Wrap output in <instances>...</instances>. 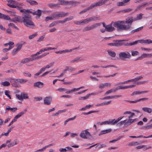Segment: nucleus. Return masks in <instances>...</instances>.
I'll return each mask as SVG.
<instances>
[{"label": "nucleus", "mask_w": 152, "mask_h": 152, "mask_svg": "<svg viewBox=\"0 0 152 152\" xmlns=\"http://www.w3.org/2000/svg\"><path fill=\"white\" fill-rule=\"evenodd\" d=\"M143 15V14L142 13H140L139 15H137V17L136 18L134 19V20H140L142 19V15Z\"/></svg>", "instance_id": "nucleus-41"}, {"label": "nucleus", "mask_w": 152, "mask_h": 152, "mask_svg": "<svg viewBox=\"0 0 152 152\" xmlns=\"http://www.w3.org/2000/svg\"><path fill=\"white\" fill-rule=\"evenodd\" d=\"M66 69L67 71L70 72L74 71L75 70V68L72 66H67L66 67Z\"/></svg>", "instance_id": "nucleus-40"}, {"label": "nucleus", "mask_w": 152, "mask_h": 152, "mask_svg": "<svg viewBox=\"0 0 152 152\" xmlns=\"http://www.w3.org/2000/svg\"><path fill=\"white\" fill-rule=\"evenodd\" d=\"M98 111H90L88 113H86V112H83L82 113V114H83L84 115H88L89 114H90L92 113H96L98 112Z\"/></svg>", "instance_id": "nucleus-47"}, {"label": "nucleus", "mask_w": 152, "mask_h": 152, "mask_svg": "<svg viewBox=\"0 0 152 152\" xmlns=\"http://www.w3.org/2000/svg\"><path fill=\"white\" fill-rule=\"evenodd\" d=\"M1 84L4 86H9L10 85V82L7 81L2 82Z\"/></svg>", "instance_id": "nucleus-38"}, {"label": "nucleus", "mask_w": 152, "mask_h": 152, "mask_svg": "<svg viewBox=\"0 0 152 152\" xmlns=\"http://www.w3.org/2000/svg\"><path fill=\"white\" fill-rule=\"evenodd\" d=\"M126 86H119L117 87L115 89L116 90V91L118 89H126Z\"/></svg>", "instance_id": "nucleus-57"}, {"label": "nucleus", "mask_w": 152, "mask_h": 152, "mask_svg": "<svg viewBox=\"0 0 152 152\" xmlns=\"http://www.w3.org/2000/svg\"><path fill=\"white\" fill-rule=\"evenodd\" d=\"M74 18L72 16L69 17L68 18H66L64 19L65 22H66L67 21L70 20H72Z\"/></svg>", "instance_id": "nucleus-62"}, {"label": "nucleus", "mask_w": 152, "mask_h": 152, "mask_svg": "<svg viewBox=\"0 0 152 152\" xmlns=\"http://www.w3.org/2000/svg\"><path fill=\"white\" fill-rule=\"evenodd\" d=\"M54 64V62H52L50 63L49 64L47 65L45 67L47 69H49L52 67Z\"/></svg>", "instance_id": "nucleus-55"}, {"label": "nucleus", "mask_w": 152, "mask_h": 152, "mask_svg": "<svg viewBox=\"0 0 152 152\" xmlns=\"http://www.w3.org/2000/svg\"><path fill=\"white\" fill-rule=\"evenodd\" d=\"M138 43V41L137 40L133 42L130 43H127L126 45V46H132L133 45H136Z\"/></svg>", "instance_id": "nucleus-43"}, {"label": "nucleus", "mask_w": 152, "mask_h": 152, "mask_svg": "<svg viewBox=\"0 0 152 152\" xmlns=\"http://www.w3.org/2000/svg\"><path fill=\"white\" fill-rule=\"evenodd\" d=\"M76 116H75L72 118H70L67 119V120L65 121L64 125H66L67 123L69 121L74 120L76 118Z\"/></svg>", "instance_id": "nucleus-30"}, {"label": "nucleus", "mask_w": 152, "mask_h": 152, "mask_svg": "<svg viewBox=\"0 0 152 152\" xmlns=\"http://www.w3.org/2000/svg\"><path fill=\"white\" fill-rule=\"evenodd\" d=\"M142 110L144 112L150 113L152 112V109L147 107H143L142 108Z\"/></svg>", "instance_id": "nucleus-25"}, {"label": "nucleus", "mask_w": 152, "mask_h": 152, "mask_svg": "<svg viewBox=\"0 0 152 152\" xmlns=\"http://www.w3.org/2000/svg\"><path fill=\"white\" fill-rule=\"evenodd\" d=\"M144 129H152V124L149 125H147L144 126Z\"/></svg>", "instance_id": "nucleus-64"}, {"label": "nucleus", "mask_w": 152, "mask_h": 152, "mask_svg": "<svg viewBox=\"0 0 152 152\" xmlns=\"http://www.w3.org/2000/svg\"><path fill=\"white\" fill-rule=\"evenodd\" d=\"M112 129H110L102 130L100 132L99 134V136H100L103 134L110 133Z\"/></svg>", "instance_id": "nucleus-21"}, {"label": "nucleus", "mask_w": 152, "mask_h": 152, "mask_svg": "<svg viewBox=\"0 0 152 152\" xmlns=\"http://www.w3.org/2000/svg\"><path fill=\"white\" fill-rule=\"evenodd\" d=\"M116 74L115 73L112 75H108V76H105L97 75V77H114L116 75Z\"/></svg>", "instance_id": "nucleus-46"}, {"label": "nucleus", "mask_w": 152, "mask_h": 152, "mask_svg": "<svg viewBox=\"0 0 152 152\" xmlns=\"http://www.w3.org/2000/svg\"><path fill=\"white\" fill-rule=\"evenodd\" d=\"M80 137L84 139H87L91 136L90 133L87 130H85L82 131L80 134Z\"/></svg>", "instance_id": "nucleus-7"}, {"label": "nucleus", "mask_w": 152, "mask_h": 152, "mask_svg": "<svg viewBox=\"0 0 152 152\" xmlns=\"http://www.w3.org/2000/svg\"><path fill=\"white\" fill-rule=\"evenodd\" d=\"M69 3L73 6H76L80 3L79 2L74 1H69Z\"/></svg>", "instance_id": "nucleus-33"}, {"label": "nucleus", "mask_w": 152, "mask_h": 152, "mask_svg": "<svg viewBox=\"0 0 152 152\" xmlns=\"http://www.w3.org/2000/svg\"><path fill=\"white\" fill-rule=\"evenodd\" d=\"M52 15L54 19H56L66 16L68 15V13L62 11H57L53 13Z\"/></svg>", "instance_id": "nucleus-4"}, {"label": "nucleus", "mask_w": 152, "mask_h": 152, "mask_svg": "<svg viewBox=\"0 0 152 152\" xmlns=\"http://www.w3.org/2000/svg\"><path fill=\"white\" fill-rule=\"evenodd\" d=\"M123 136H120L118 137L117 139L115 140H111L109 142L110 143H114L117 141L120 140L121 138L123 137Z\"/></svg>", "instance_id": "nucleus-50"}, {"label": "nucleus", "mask_w": 152, "mask_h": 152, "mask_svg": "<svg viewBox=\"0 0 152 152\" xmlns=\"http://www.w3.org/2000/svg\"><path fill=\"white\" fill-rule=\"evenodd\" d=\"M15 18L16 22L21 21L22 20V19L20 16L16 17Z\"/></svg>", "instance_id": "nucleus-52"}, {"label": "nucleus", "mask_w": 152, "mask_h": 152, "mask_svg": "<svg viewBox=\"0 0 152 152\" xmlns=\"http://www.w3.org/2000/svg\"><path fill=\"white\" fill-rule=\"evenodd\" d=\"M10 92L9 91H6L5 92V95L7 96L10 99H11V96L10 95Z\"/></svg>", "instance_id": "nucleus-54"}, {"label": "nucleus", "mask_w": 152, "mask_h": 152, "mask_svg": "<svg viewBox=\"0 0 152 152\" xmlns=\"http://www.w3.org/2000/svg\"><path fill=\"white\" fill-rule=\"evenodd\" d=\"M148 92V91H135L132 93V94H131V95L132 96L134 95L140 94L143 93H146Z\"/></svg>", "instance_id": "nucleus-22"}, {"label": "nucleus", "mask_w": 152, "mask_h": 152, "mask_svg": "<svg viewBox=\"0 0 152 152\" xmlns=\"http://www.w3.org/2000/svg\"><path fill=\"white\" fill-rule=\"evenodd\" d=\"M25 43V42H21L20 43L17 44L16 45V46L17 47V49L19 50H20L21 48L23 45Z\"/></svg>", "instance_id": "nucleus-29"}, {"label": "nucleus", "mask_w": 152, "mask_h": 152, "mask_svg": "<svg viewBox=\"0 0 152 152\" xmlns=\"http://www.w3.org/2000/svg\"><path fill=\"white\" fill-rule=\"evenodd\" d=\"M17 80H18V79H15L13 78L10 79V82L11 83V85L13 87L15 88H19L20 86V85L19 84L18 81H17Z\"/></svg>", "instance_id": "nucleus-8"}, {"label": "nucleus", "mask_w": 152, "mask_h": 152, "mask_svg": "<svg viewBox=\"0 0 152 152\" xmlns=\"http://www.w3.org/2000/svg\"><path fill=\"white\" fill-rule=\"evenodd\" d=\"M122 96L121 95H113L104 97L103 98H100L99 99L102 100H104L106 99H112L114 98H117L120 97Z\"/></svg>", "instance_id": "nucleus-16"}, {"label": "nucleus", "mask_w": 152, "mask_h": 152, "mask_svg": "<svg viewBox=\"0 0 152 152\" xmlns=\"http://www.w3.org/2000/svg\"><path fill=\"white\" fill-rule=\"evenodd\" d=\"M16 97L19 100L22 101L23 100V96L22 95V93L20 95H19V94H16L15 95Z\"/></svg>", "instance_id": "nucleus-48"}, {"label": "nucleus", "mask_w": 152, "mask_h": 152, "mask_svg": "<svg viewBox=\"0 0 152 152\" xmlns=\"http://www.w3.org/2000/svg\"><path fill=\"white\" fill-rule=\"evenodd\" d=\"M137 119H129L128 120H125L124 121H121L119 123V124L120 125H121L123 124H124V127L130 125L131 124L134 122Z\"/></svg>", "instance_id": "nucleus-5"}, {"label": "nucleus", "mask_w": 152, "mask_h": 152, "mask_svg": "<svg viewBox=\"0 0 152 152\" xmlns=\"http://www.w3.org/2000/svg\"><path fill=\"white\" fill-rule=\"evenodd\" d=\"M8 2L7 5L9 7L12 8H15V5L18 4V3L17 2L13 0H8Z\"/></svg>", "instance_id": "nucleus-14"}, {"label": "nucleus", "mask_w": 152, "mask_h": 152, "mask_svg": "<svg viewBox=\"0 0 152 152\" xmlns=\"http://www.w3.org/2000/svg\"><path fill=\"white\" fill-rule=\"evenodd\" d=\"M17 81H18L19 83L20 84H23L26 83L28 81V80L23 79H18Z\"/></svg>", "instance_id": "nucleus-32"}, {"label": "nucleus", "mask_w": 152, "mask_h": 152, "mask_svg": "<svg viewBox=\"0 0 152 152\" xmlns=\"http://www.w3.org/2000/svg\"><path fill=\"white\" fill-rule=\"evenodd\" d=\"M108 121L109 124L114 125L117 123L115 119H110Z\"/></svg>", "instance_id": "nucleus-42"}, {"label": "nucleus", "mask_w": 152, "mask_h": 152, "mask_svg": "<svg viewBox=\"0 0 152 152\" xmlns=\"http://www.w3.org/2000/svg\"><path fill=\"white\" fill-rule=\"evenodd\" d=\"M143 28V26L140 27L136 29L132 30L131 31L130 33H134L135 32L139 31H140L142 30V29Z\"/></svg>", "instance_id": "nucleus-37"}, {"label": "nucleus", "mask_w": 152, "mask_h": 152, "mask_svg": "<svg viewBox=\"0 0 152 152\" xmlns=\"http://www.w3.org/2000/svg\"><path fill=\"white\" fill-rule=\"evenodd\" d=\"M43 83L40 81H38L34 83V87H38L41 88L43 87Z\"/></svg>", "instance_id": "nucleus-18"}, {"label": "nucleus", "mask_w": 152, "mask_h": 152, "mask_svg": "<svg viewBox=\"0 0 152 152\" xmlns=\"http://www.w3.org/2000/svg\"><path fill=\"white\" fill-rule=\"evenodd\" d=\"M28 2L31 4L32 5H37L38 4V3L35 1L30 0Z\"/></svg>", "instance_id": "nucleus-49"}, {"label": "nucleus", "mask_w": 152, "mask_h": 152, "mask_svg": "<svg viewBox=\"0 0 152 152\" xmlns=\"http://www.w3.org/2000/svg\"><path fill=\"white\" fill-rule=\"evenodd\" d=\"M15 8H16L19 10H20L21 12L25 13L26 12H28V10H26L25 9H21V7L15 5Z\"/></svg>", "instance_id": "nucleus-31"}, {"label": "nucleus", "mask_w": 152, "mask_h": 152, "mask_svg": "<svg viewBox=\"0 0 152 152\" xmlns=\"http://www.w3.org/2000/svg\"><path fill=\"white\" fill-rule=\"evenodd\" d=\"M6 110H10L11 112H15L17 110V107L11 108L9 106H7L6 107Z\"/></svg>", "instance_id": "nucleus-26"}, {"label": "nucleus", "mask_w": 152, "mask_h": 152, "mask_svg": "<svg viewBox=\"0 0 152 152\" xmlns=\"http://www.w3.org/2000/svg\"><path fill=\"white\" fill-rule=\"evenodd\" d=\"M56 49V48H51V47H47L46 48H43L44 50L45 51H48L51 50H54Z\"/></svg>", "instance_id": "nucleus-53"}, {"label": "nucleus", "mask_w": 152, "mask_h": 152, "mask_svg": "<svg viewBox=\"0 0 152 152\" xmlns=\"http://www.w3.org/2000/svg\"><path fill=\"white\" fill-rule=\"evenodd\" d=\"M38 57L34 58L32 56L31 57L26 58L22 60L21 63L23 64L28 63L30 61H33L36 59H37Z\"/></svg>", "instance_id": "nucleus-9"}, {"label": "nucleus", "mask_w": 152, "mask_h": 152, "mask_svg": "<svg viewBox=\"0 0 152 152\" xmlns=\"http://www.w3.org/2000/svg\"><path fill=\"white\" fill-rule=\"evenodd\" d=\"M132 9L131 8H128L126 9H124L120 11L119 12H121L122 13H126L129 12L132 10Z\"/></svg>", "instance_id": "nucleus-35"}, {"label": "nucleus", "mask_w": 152, "mask_h": 152, "mask_svg": "<svg viewBox=\"0 0 152 152\" xmlns=\"http://www.w3.org/2000/svg\"><path fill=\"white\" fill-rule=\"evenodd\" d=\"M116 91V90L115 88H112L110 90L107 91L105 93V95H107L109 94H110L112 92H115Z\"/></svg>", "instance_id": "nucleus-28"}, {"label": "nucleus", "mask_w": 152, "mask_h": 152, "mask_svg": "<svg viewBox=\"0 0 152 152\" xmlns=\"http://www.w3.org/2000/svg\"><path fill=\"white\" fill-rule=\"evenodd\" d=\"M140 144V143L137 142H129L128 145L129 146H134Z\"/></svg>", "instance_id": "nucleus-34"}, {"label": "nucleus", "mask_w": 152, "mask_h": 152, "mask_svg": "<svg viewBox=\"0 0 152 152\" xmlns=\"http://www.w3.org/2000/svg\"><path fill=\"white\" fill-rule=\"evenodd\" d=\"M31 16L28 13H25L22 18L24 24L28 27L34 26V23L30 20Z\"/></svg>", "instance_id": "nucleus-2"}, {"label": "nucleus", "mask_w": 152, "mask_h": 152, "mask_svg": "<svg viewBox=\"0 0 152 152\" xmlns=\"http://www.w3.org/2000/svg\"><path fill=\"white\" fill-rule=\"evenodd\" d=\"M83 59L81 57H77L71 60L70 61V62L71 63H74L75 62H77L79 61H81L82 60H83Z\"/></svg>", "instance_id": "nucleus-23"}, {"label": "nucleus", "mask_w": 152, "mask_h": 152, "mask_svg": "<svg viewBox=\"0 0 152 152\" xmlns=\"http://www.w3.org/2000/svg\"><path fill=\"white\" fill-rule=\"evenodd\" d=\"M111 85L110 83H102L99 85V88L101 89H103L106 87H110Z\"/></svg>", "instance_id": "nucleus-17"}, {"label": "nucleus", "mask_w": 152, "mask_h": 152, "mask_svg": "<svg viewBox=\"0 0 152 152\" xmlns=\"http://www.w3.org/2000/svg\"><path fill=\"white\" fill-rule=\"evenodd\" d=\"M45 37V35L40 37L37 40L38 42H40L43 41Z\"/></svg>", "instance_id": "nucleus-61"}, {"label": "nucleus", "mask_w": 152, "mask_h": 152, "mask_svg": "<svg viewBox=\"0 0 152 152\" xmlns=\"http://www.w3.org/2000/svg\"><path fill=\"white\" fill-rule=\"evenodd\" d=\"M118 56L119 58L122 60L129 59L131 57L130 53L128 51L121 52L119 53Z\"/></svg>", "instance_id": "nucleus-3"}, {"label": "nucleus", "mask_w": 152, "mask_h": 152, "mask_svg": "<svg viewBox=\"0 0 152 152\" xmlns=\"http://www.w3.org/2000/svg\"><path fill=\"white\" fill-rule=\"evenodd\" d=\"M101 25V23H95L91 25V26H87L86 27L83 29V31L84 32H85L88 31L92 30L100 26Z\"/></svg>", "instance_id": "nucleus-6"}, {"label": "nucleus", "mask_w": 152, "mask_h": 152, "mask_svg": "<svg viewBox=\"0 0 152 152\" xmlns=\"http://www.w3.org/2000/svg\"><path fill=\"white\" fill-rule=\"evenodd\" d=\"M26 112V110H24V111L20 112L17 115L15 116L13 119H14L15 121H17V119L23 115Z\"/></svg>", "instance_id": "nucleus-19"}, {"label": "nucleus", "mask_w": 152, "mask_h": 152, "mask_svg": "<svg viewBox=\"0 0 152 152\" xmlns=\"http://www.w3.org/2000/svg\"><path fill=\"white\" fill-rule=\"evenodd\" d=\"M111 102V101H109L107 102H105L102 103V104L103 105H107L110 104Z\"/></svg>", "instance_id": "nucleus-59"}, {"label": "nucleus", "mask_w": 152, "mask_h": 152, "mask_svg": "<svg viewBox=\"0 0 152 152\" xmlns=\"http://www.w3.org/2000/svg\"><path fill=\"white\" fill-rule=\"evenodd\" d=\"M91 9H92L91 7H90V6L89 7H88L87 8L84 9V10L81 11V12H80L79 13L80 14H81L85 13L87 11L91 10Z\"/></svg>", "instance_id": "nucleus-44"}, {"label": "nucleus", "mask_w": 152, "mask_h": 152, "mask_svg": "<svg viewBox=\"0 0 152 152\" xmlns=\"http://www.w3.org/2000/svg\"><path fill=\"white\" fill-rule=\"evenodd\" d=\"M74 23L76 25H80L81 23H83V20H81L80 21L77 20L74 21Z\"/></svg>", "instance_id": "nucleus-60"}, {"label": "nucleus", "mask_w": 152, "mask_h": 152, "mask_svg": "<svg viewBox=\"0 0 152 152\" xmlns=\"http://www.w3.org/2000/svg\"><path fill=\"white\" fill-rule=\"evenodd\" d=\"M90 96V94H87L85 96H80L79 97L78 99L80 100H84L88 99Z\"/></svg>", "instance_id": "nucleus-36"}, {"label": "nucleus", "mask_w": 152, "mask_h": 152, "mask_svg": "<svg viewBox=\"0 0 152 152\" xmlns=\"http://www.w3.org/2000/svg\"><path fill=\"white\" fill-rule=\"evenodd\" d=\"M122 40H116L114 41V45L115 46H121L123 45V43L120 42L122 41Z\"/></svg>", "instance_id": "nucleus-24"}, {"label": "nucleus", "mask_w": 152, "mask_h": 152, "mask_svg": "<svg viewBox=\"0 0 152 152\" xmlns=\"http://www.w3.org/2000/svg\"><path fill=\"white\" fill-rule=\"evenodd\" d=\"M124 21L118 20L117 21L112 22L110 24L107 25L106 30L109 32H112L115 30V27H116L118 30H128L130 26L122 24H124Z\"/></svg>", "instance_id": "nucleus-1"}, {"label": "nucleus", "mask_w": 152, "mask_h": 152, "mask_svg": "<svg viewBox=\"0 0 152 152\" xmlns=\"http://www.w3.org/2000/svg\"><path fill=\"white\" fill-rule=\"evenodd\" d=\"M59 1H60V4H54L51 3L49 4H48V6L49 7H50V8H54L57 7H59L60 4L64 5L66 3V2L62 0H60Z\"/></svg>", "instance_id": "nucleus-13"}, {"label": "nucleus", "mask_w": 152, "mask_h": 152, "mask_svg": "<svg viewBox=\"0 0 152 152\" xmlns=\"http://www.w3.org/2000/svg\"><path fill=\"white\" fill-rule=\"evenodd\" d=\"M106 146V145L105 144H100V145H98L96 147V148H97L98 149H99L100 148L104 147Z\"/></svg>", "instance_id": "nucleus-58"}, {"label": "nucleus", "mask_w": 152, "mask_h": 152, "mask_svg": "<svg viewBox=\"0 0 152 152\" xmlns=\"http://www.w3.org/2000/svg\"><path fill=\"white\" fill-rule=\"evenodd\" d=\"M125 5V4L124 1L123 2H119L117 3V5L118 6H122Z\"/></svg>", "instance_id": "nucleus-63"}, {"label": "nucleus", "mask_w": 152, "mask_h": 152, "mask_svg": "<svg viewBox=\"0 0 152 152\" xmlns=\"http://www.w3.org/2000/svg\"><path fill=\"white\" fill-rule=\"evenodd\" d=\"M37 35V32H36L34 34L30 35L28 37V39H31L34 38L35 36Z\"/></svg>", "instance_id": "nucleus-51"}, {"label": "nucleus", "mask_w": 152, "mask_h": 152, "mask_svg": "<svg viewBox=\"0 0 152 152\" xmlns=\"http://www.w3.org/2000/svg\"><path fill=\"white\" fill-rule=\"evenodd\" d=\"M134 20H134V18H133V17H129L126 19L125 21H125V23H126L129 24H128L127 25H125L126 26H130L128 30H124L126 31H128V30H130L131 28V25H132V22L134 21Z\"/></svg>", "instance_id": "nucleus-11"}, {"label": "nucleus", "mask_w": 152, "mask_h": 152, "mask_svg": "<svg viewBox=\"0 0 152 152\" xmlns=\"http://www.w3.org/2000/svg\"><path fill=\"white\" fill-rule=\"evenodd\" d=\"M19 143V141L18 139H15L13 142L8 144L7 146L9 148L13 147L14 145H17Z\"/></svg>", "instance_id": "nucleus-20"}, {"label": "nucleus", "mask_w": 152, "mask_h": 152, "mask_svg": "<svg viewBox=\"0 0 152 152\" xmlns=\"http://www.w3.org/2000/svg\"><path fill=\"white\" fill-rule=\"evenodd\" d=\"M52 100L51 96H46L44 99V104L47 105H49L50 104Z\"/></svg>", "instance_id": "nucleus-15"}, {"label": "nucleus", "mask_w": 152, "mask_h": 152, "mask_svg": "<svg viewBox=\"0 0 152 152\" xmlns=\"http://www.w3.org/2000/svg\"><path fill=\"white\" fill-rule=\"evenodd\" d=\"M132 55L133 56H135L138 55L139 54V52L137 51H134L132 50L131 51Z\"/></svg>", "instance_id": "nucleus-56"}, {"label": "nucleus", "mask_w": 152, "mask_h": 152, "mask_svg": "<svg viewBox=\"0 0 152 152\" xmlns=\"http://www.w3.org/2000/svg\"><path fill=\"white\" fill-rule=\"evenodd\" d=\"M99 19V17L94 16L83 20V23H87L91 21H94Z\"/></svg>", "instance_id": "nucleus-10"}, {"label": "nucleus", "mask_w": 152, "mask_h": 152, "mask_svg": "<svg viewBox=\"0 0 152 152\" xmlns=\"http://www.w3.org/2000/svg\"><path fill=\"white\" fill-rule=\"evenodd\" d=\"M107 1V0H102L99 2L94 3L90 5V7L93 9L95 7L101 6L104 4Z\"/></svg>", "instance_id": "nucleus-12"}, {"label": "nucleus", "mask_w": 152, "mask_h": 152, "mask_svg": "<svg viewBox=\"0 0 152 152\" xmlns=\"http://www.w3.org/2000/svg\"><path fill=\"white\" fill-rule=\"evenodd\" d=\"M22 96L23 99H26L28 98V96L27 94L26 93H22Z\"/></svg>", "instance_id": "nucleus-45"}, {"label": "nucleus", "mask_w": 152, "mask_h": 152, "mask_svg": "<svg viewBox=\"0 0 152 152\" xmlns=\"http://www.w3.org/2000/svg\"><path fill=\"white\" fill-rule=\"evenodd\" d=\"M152 57V53L151 54L143 53L141 55V57L145 58L146 57Z\"/></svg>", "instance_id": "nucleus-39"}, {"label": "nucleus", "mask_w": 152, "mask_h": 152, "mask_svg": "<svg viewBox=\"0 0 152 152\" xmlns=\"http://www.w3.org/2000/svg\"><path fill=\"white\" fill-rule=\"evenodd\" d=\"M107 52L109 55L111 57L114 58L116 56L115 53L111 50H108Z\"/></svg>", "instance_id": "nucleus-27"}]
</instances>
